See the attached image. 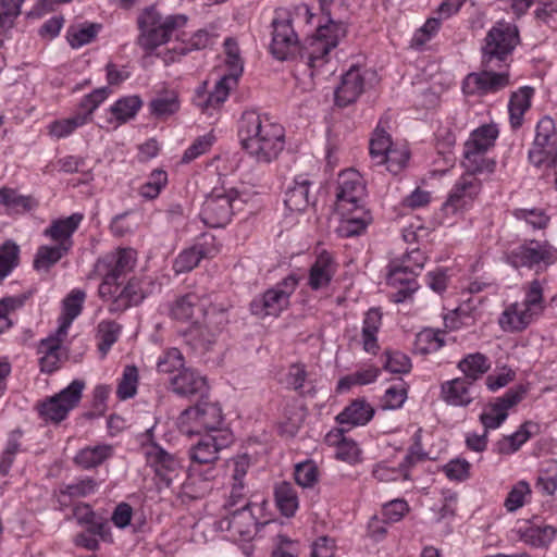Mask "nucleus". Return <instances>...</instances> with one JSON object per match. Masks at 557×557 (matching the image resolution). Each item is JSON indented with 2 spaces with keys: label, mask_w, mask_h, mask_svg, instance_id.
Instances as JSON below:
<instances>
[{
  "label": "nucleus",
  "mask_w": 557,
  "mask_h": 557,
  "mask_svg": "<svg viewBox=\"0 0 557 557\" xmlns=\"http://www.w3.org/2000/svg\"><path fill=\"white\" fill-rule=\"evenodd\" d=\"M135 263L136 251L131 248H120L96 262L95 269L102 275L98 294L102 300L110 302L108 310L111 313L123 312L145 298L139 278L132 277L124 286L117 282L134 269Z\"/></svg>",
  "instance_id": "nucleus-1"
},
{
  "label": "nucleus",
  "mask_w": 557,
  "mask_h": 557,
  "mask_svg": "<svg viewBox=\"0 0 557 557\" xmlns=\"http://www.w3.org/2000/svg\"><path fill=\"white\" fill-rule=\"evenodd\" d=\"M238 136L243 148L258 163H271L285 147L284 127L253 110L242 114Z\"/></svg>",
  "instance_id": "nucleus-2"
},
{
  "label": "nucleus",
  "mask_w": 557,
  "mask_h": 557,
  "mask_svg": "<svg viewBox=\"0 0 557 557\" xmlns=\"http://www.w3.org/2000/svg\"><path fill=\"white\" fill-rule=\"evenodd\" d=\"M346 35L345 23L334 18L320 22L314 35L305 40L298 54L299 59L311 70V75L330 62L332 51Z\"/></svg>",
  "instance_id": "nucleus-3"
},
{
  "label": "nucleus",
  "mask_w": 557,
  "mask_h": 557,
  "mask_svg": "<svg viewBox=\"0 0 557 557\" xmlns=\"http://www.w3.org/2000/svg\"><path fill=\"white\" fill-rule=\"evenodd\" d=\"M187 22L181 14L163 16L154 5L145 8L137 17L136 44L148 54L166 44L173 33Z\"/></svg>",
  "instance_id": "nucleus-4"
},
{
  "label": "nucleus",
  "mask_w": 557,
  "mask_h": 557,
  "mask_svg": "<svg viewBox=\"0 0 557 557\" xmlns=\"http://www.w3.org/2000/svg\"><path fill=\"white\" fill-rule=\"evenodd\" d=\"M519 35L516 26L509 23H497L484 39L482 47V66L508 70L510 55L518 45Z\"/></svg>",
  "instance_id": "nucleus-5"
},
{
  "label": "nucleus",
  "mask_w": 557,
  "mask_h": 557,
  "mask_svg": "<svg viewBox=\"0 0 557 557\" xmlns=\"http://www.w3.org/2000/svg\"><path fill=\"white\" fill-rule=\"evenodd\" d=\"M228 322L224 309L212 307L200 319L194 320L184 333L186 343L194 349L209 350Z\"/></svg>",
  "instance_id": "nucleus-6"
},
{
  "label": "nucleus",
  "mask_w": 557,
  "mask_h": 557,
  "mask_svg": "<svg viewBox=\"0 0 557 557\" xmlns=\"http://www.w3.org/2000/svg\"><path fill=\"white\" fill-rule=\"evenodd\" d=\"M240 205L242 200L235 188H214L202 205L201 220L209 227H223Z\"/></svg>",
  "instance_id": "nucleus-7"
},
{
  "label": "nucleus",
  "mask_w": 557,
  "mask_h": 557,
  "mask_svg": "<svg viewBox=\"0 0 557 557\" xmlns=\"http://www.w3.org/2000/svg\"><path fill=\"white\" fill-rule=\"evenodd\" d=\"M222 421V410L216 404L201 401L181 413L178 428L183 434L189 436L202 432L216 433L223 430L220 428Z\"/></svg>",
  "instance_id": "nucleus-8"
},
{
  "label": "nucleus",
  "mask_w": 557,
  "mask_h": 557,
  "mask_svg": "<svg viewBox=\"0 0 557 557\" xmlns=\"http://www.w3.org/2000/svg\"><path fill=\"white\" fill-rule=\"evenodd\" d=\"M298 280L288 275L274 287L265 290L250 304V311L259 318L278 317L289 306V298L296 290Z\"/></svg>",
  "instance_id": "nucleus-9"
},
{
  "label": "nucleus",
  "mask_w": 557,
  "mask_h": 557,
  "mask_svg": "<svg viewBox=\"0 0 557 557\" xmlns=\"http://www.w3.org/2000/svg\"><path fill=\"white\" fill-rule=\"evenodd\" d=\"M85 382L74 380L60 393L46 398L38 404V413L45 421L59 423L66 418L69 412L81 401Z\"/></svg>",
  "instance_id": "nucleus-10"
},
{
  "label": "nucleus",
  "mask_w": 557,
  "mask_h": 557,
  "mask_svg": "<svg viewBox=\"0 0 557 557\" xmlns=\"http://www.w3.org/2000/svg\"><path fill=\"white\" fill-rule=\"evenodd\" d=\"M529 160L535 166L557 165V129L553 119L545 116L539 121Z\"/></svg>",
  "instance_id": "nucleus-11"
},
{
  "label": "nucleus",
  "mask_w": 557,
  "mask_h": 557,
  "mask_svg": "<svg viewBox=\"0 0 557 557\" xmlns=\"http://www.w3.org/2000/svg\"><path fill=\"white\" fill-rule=\"evenodd\" d=\"M256 510L261 511L262 506L256 503H246L242 507L228 510L227 516L216 521V529L228 532L234 539L247 541L253 536L259 524Z\"/></svg>",
  "instance_id": "nucleus-12"
},
{
  "label": "nucleus",
  "mask_w": 557,
  "mask_h": 557,
  "mask_svg": "<svg viewBox=\"0 0 557 557\" xmlns=\"http://www.w3.org/2000/svg\"><path fill=\"white\" fill-rule=\"evenodd\" d=\"M366 184L356 170L348 169L338 175L336 208L339 212H347L356 208H364Z\"/></svg>",
  "instance_id": "nucleus-13"
},
{
  "label": "nucleus",
  "mask_w": 557,
  "mask_h": 557,
  "mask_svg": "<svg viewBox=\"0 0 557 557\" xmlns=\"http://www.w3.org/2000/svg\"><path fill=\"white\" fill-rule=\"evenodd\" d=\"M508 85V70L482 66L481 72L470 73L466 76L462 83V90L469 96H482L496 92Z\"/></svg>",
  "instance_id": "nucleus-14"
},
{
  "label": "nucleus",
  "mask_w": 557,
  "mask_h": 557,
  "mask_svg": "<svg viewBox=\"0 0 557 557\" xmlns=\"http://www.w3.org/2000/svg\"><path fill=\"white\" fill-rule=\"evenodd\" d=\"M272 26V41L270 45L272 54L281 61L297 58L301 46H299L290 20L275 18Z\"/></svg>",
  "instance_id": "nucleus-15"
},
{
  "label": "nucleus",
  "mask_w": 557,
  "mask_h": 557,
  "mask_svg": "<svg viewBox=\"0 0 557 557\" xmlns=\"http://www.w3.org/2000/svg\"><path fill=\"white\" fill-rule=\"evenodd\" d=\"M234 441L230 430L206 433L190 448L189 455L195 463H213L219 459V451L228 447Z\"/></svg>",
  "instance_id": "nucleus-16"
},
{
  "label": "nucleus",
  "mask_w": 557,
  "mask_h": 557,
  "mask_svg": "<svg viewBox=\"0 0 557 557\" xmlns=\"http://www.w3.org/2000/svg\"><path fill=\"white\" fill-rule=\"evenodd\" d=\"M147 462L153 467L157 476L169 487L178 475L181 465L178 459L158 445H149L145 449Z\"/></svg>",
  "instance_id": "nucleus-17"
},
{
  "label": "nucleus",
  "mask_w": 557,
  "mask_h": 557,
  "mask_svg": "<svg viewBox=\"0 0 557 557\" xmlns=\"http://www.w3.org/2000/svg\"><path fill=\"white\" fill-rule=\"evenodd\" d=\"M481 182L472 174H463L453 186L445 208L456 212L469 205L480 193Z\"/></svg>",
  "instance_id": "nucleus-18"
},
{
  "label": "nucleus",
  "mask_w": 557,
  "mask_h": 557,
  "mask_svg": "<svg viewBox=\"0 0 557 557\" xmlns=\"http://www.w3.org/2000/svg\"><path fill=\"white\" fill-rule=\"evenodd\" d=\"M522 399V394L518 391L509 389L503 397H498L493 404L487 406L480 416V421L485 431L497 429L507 418L508 410Z\"/></svg>",
  "instance_id": "nucleus-19"
},
{
  "label": "nucleus",
  "mask_w": 557,
  "mask_h": 557,
  "mask_svg": "<svg viewBox=\"0 0 557 557\" xmlns=\"http://www.w3.org/2000/svg\"><path fill=\"white\" fill-rule=\"evenodd\" d=\"M214 307L207 298L196 294H187L175 299L171 307V317L176 320L188 321L199 319L207 313V310Z\"/></svg>",
  "instance_id": "nucleus-20"
},
{
  "label": "nucleus",
  "mask_w": 557,
  "mask_h": 557,
  "mask_svg": "<svg viewBox=\"0 0 557 557\" xmlns=\"http://www.w3.org/2000/svg\"><path fill=\"white\" fill-rule=\"evenodd\" d=\"M172 391L185 397L200 396L208 391L207 380L197 371L185 368L170 379Z\"/></svg>",
  "instance_id": "nucleus-21"
},
{
  "label": "nucleus",
  "mask_w": 557,
  "mask_h": 557,
  "mask_svg": "<svg viewBox=\"0 0 557 557\" xmlns=\"http://www.w3.org/2000/svg\"><path fill=\"white\" fill-rule=\"evenodd\" d=\"M364 90V77L361 70L351 66L343 76L335 90V101L341 107L355 102Z\"/></svg>",
  "instance_id": "nucleus-22"
},
{
  "label": "nucleus",
  "mask_w": 557,
  "mask_h": 557,
  "mask_svg": "<svg viewBox=\"0 0 557 557\" xmlns=\"http://www.w3.org/2000/svg\"><path fill=\"white\" fill-rule=\"evenodd\" d=\"M218 252V249L213 245V238L211 242H203L196 244L190 248L183 250L174 260L173 269L175 273H186L195 269L199 262L205 258H213Z\"/></svg>",
  "instance_id": "nucleus-23"
},
{
  "label": "nucleus",
  "mask_w": 557,
  "mask_h": 557,
  "mask_svg": "<svg viewBox=\"0 0 557 557\" xmlns=\"http://www.w3.org/2000/svg\"><path fill=\"white\" fill-rule=\"evenodd\" d=\"M345 428L333 429L325 435V442L329 446L335 447V456L337 459L349 465H356L361 461V449L358 444L346 437Z\"/></svg>",
  "instance_id": "nucleus-24"
},
{
  "label": "nucleus",
  "mask_w": 557,
  "mask_h": 557,
  "mask_svg": "<svg viewBox=\"0 0 557 557\" xmlns=\"http://www.w3.org/2000/svg\"><path fill=\"white\" fill-rule=\"evenodd\" d=\"M305 408L299 400L286 398L282 403L277 428L282 435L293 437L305 420Z\"/></svg>",
  "instance_id": "nucleus-25"
},
{
  "label": "nucleus",
  "mask_w": 557,
  "mask_h": 557,
  "mask_svg": "<svg viewBox=\"0 0 557 557\" xmlns=\"http://www.w3.org/2000/svg\"><path fill=\"white\" fill-rule=\"evenodd\" d=\"M421 457L413 450L406 455L405 459L398 466H392L389 461H380L373 466L372 475L379 482H394L400 479H408V469L414 461Z\"/></svg>",
  "instance_id": "nucleus-26"
},
{
  "label": "nucleus",
  "mask_w": 557,
  "mask_h": 557,
  "mask_svg": "<svg viewBox=\"0 0 557 557\" xmlns=\"http://www.w3.org/2000/svg\"><path fill=\"white\" fill-rule=\"evenodd\" d=\"M336 272V263L326 251L318 255L309 271L308 285L311 289L318 290L329 286Z\"/></svg>",
  "instance_id": "nucleus-27"
},
{
  "label": "nucleus",
  "mask_w": 557,
  "mask_h": 557,
  "mask_svg": "<svg viewBox=\"0 0 557 557\" xmlns=\"http://www.w3.org/2000/svg\"><path fill=\"white\" fill-rule=\"evenodd\" d=\"M537 318L521 302L509 305L499 318V325L504 331L519 332L527 329Z\"/></svg>",
  "instance_id": "nucleus-28"
},
{
  "label": "nucleus",
  "mask_w": 557,
  "mask_h": 557,
  "mask_svg": "<svg viewBox=\"0 0 557 557\" xmlns=\"http://www.w3.org/2000/svg\"><path fill=\"white\" fill-rule=\"evenodd\" d=\"M548 258L547 249L536 242L513 249L507 257L508 262L515 268H532L540 262H546Z\"/></svg>",
  "instance_id": "nucleus-29"
},
{
  "label": "nucleus",
  "mask_w": 557,
  "mask_h": 557,
  "mask_svg": "<svg viewBox=\"0 0 557 557\" xmlns=\"http://www.w3.org/2000/svg\"><path fill=\"white\" fill-rule=\"evenodd\" d=\"M83 219V213L75 212L67 218L54 220L51 222L50 226L44 231V235L58 244L66 243L70 250L73 245L72 235L78 228Z\"/></svg>",
  "instance_id": "nucleus-30"
},
{
  "label": "nucleus",
  "mask_w": 557,
  "mask_h": 557,
  "mask_svg": "<svg viewBox=\"0 0 557 557\" xmlns=\"http://www.w3.org/2000/svg\"><path fill=\"white\" fill-rule=\"evenodd\" d=\"M416 276L417 272L409 264L392 265L387 277L388 284L392 286H405L396 293L395 301H404L418 288Z\"/></svg>",
  "instance_id": "nucleus-31"
},
{
  "label": "nucleus",
  "mask_w": 557,
  "mask_h": 557,
  "mask_svg": "<svg viewBox=\"0 0 557 557\" xmlns=\"http://www.w3.org/2000/svg\"><path fill=\"white\" fill-rule=\"evenodd\" d=\"M472 382L457 377L442 384V398L451 406H468L472 400Z\"/></svg>",
  "instance_id": "nucleus-32"
},
{
  "label": "nucleus",
  "mask_w": 557,
  "mask_h": 557,
  "mask_svg": "<svg viewBox=\"0 0 557 557\" xmlns=\"http://www.w3.org/2000/svg\"><path fill=\"white\" fill-rule=\"evenodd\" d=\"M66 335H59L58 332L42 339L38 346V352L41 371L51 373L55 371L60 363V348Z\"/></svg>",
  "instance_id": "nucleus-33"
},
{
  "label": "nucleus",
  "mask_w": 557,
  "mask_h": 557,
  "mask_svg": "<svg viewBox=\"0 0 557 557\" xmlns=\"http://www.w3.org/2000/svg\"><path fill=\"white\" fill-rule=\"evenodd\" d=\"M374 409L364 399H356L351 401L337 417L336 421L341 425L350 428L364 425L373 417Z\"/></svg>",
  "instance_id": "nucleus-34"
},
{
  "label": "nucleus",
  "mask_w": 557,
  "mask_h": 557,
  "mask_svg": "<svg viewBox=\"0 0 557 557\" xmlns=\"http://www.w3.org/2000/svg\"><path fill=\"white\" fill-rule=\"evenodd\" d=\"M342 214L338 234L343 237H351L361 234L371 221V215L364 208H356Z\"/></svg>",
  "instance_id": "nucleus-35"
},
{
  "label": "nucleus",
  "mask_w": 557,
  "mask_h": 557,
  "mask_svg": "<svg viewBox=\"0 0 557 557\" xmlns=\"http://www.w3.org/2000/svg\"><path fill=\"white\" fill-rule=\"evenodd\" d=\"M310 185L309 180L302 175L295 178L294 185L285 193L284 203L288 210L293 212L306 210L310 203Z\"/></svg>",
  "instance_id": "nucleus-36"
},
{
  "label": "nucleus",
  "mask_w": 557,
  "mask_h": 557,
  "mask_svg": "<svg viewBox=\"0 0 557 557\" xmlns=\"http://www.w3.org/2000/svg\"><path fill=\"white\" fill-rule=\"evenodd\" d=\"M534 89L529 86L521 87L511 94L508 111L510 124L513 128H519L522 125L523 115L531 107Z\"/></svg>",
  "instance_id": "nucleus-37"
},
{
  "label": "nucleus",
  "mask_w": 557,
  "mask_h": 557,
  "mask_svg": "<svg viewBox=\"0 0 557 557\" xmlns=\"http://www.w3.org/2000/svg\"><path fill=\"white\" fill-rule=\"evenodd\" d=\"M85 293L79 289L72 290L63 300V311L60 317V325L57 330L59 335H67V330L73 320L77 318L83 309Z\"/></svg>",
  "instance_id": "nucleus-38"
},
{
  "label": "nucleus",
  "mask_w": 557,
  "mask_h": 557,
  "mask_svg": "<svg viewBox=\"0 0 557 557\" xmlns=\"http://www.w3.org/2000/svg\"><path fill=\"white\" fill-rule=\"evenodd\" d=\"M237 82L238 81L235 78L223 75L206 99H202L203 96L197 97V106L200 107L203 112L219 108L227 99L230 90L237 85Z\"/></svg>",
  "instance_id": "nucleus-39"
},
{
  "label": "nucleus",
  "mask_w": 557,
  "mask_h": 557,
  "mask_svg": "<svg viewBox=\"0 0 557 557\" xmlns=\"http://www.w3.org/2000/svg\"><path fill=\"white\" fill-rule=\"evenodd\" d=\"M381 313L376 309H370L363 319L362 323V346L367 352L376 354L379 350L377 332L381 326Z\"/></svg>",
  "instance_id": "nucleus-40"
},
{
  "label": "nucleus",
  "mask_w": 557,
  "mask_h": 557,
  "mask_svg": "<svg viewBox=\"0 0 557 557\" xmlns=\"http://www.w3.org/2000/svg\"><path fill=\"white\" fill-rule=\"evenodd\" d=\"M547 281L545 278H535L523 285L524 298L521 304L524 305L534 314L540 317L545 310L544 288Z\"/></svg>",
  "instance_id": "nucleus-41"
},
{
  "label": "nucleus",
  "mask_w": 557,
  "mask_h": 557,
  "mask_svg": "<svg viewBox=\"0 0 557 557\" xmlns=\"http://www.w3.org/2000/svg\"><path fill=\"white\" fill-rule=\"evenodd\" d=\"M113 455V447L111 445H97L94 447H85L81 449L74 457V462L83 469H91Z\"/></svg>",
  "instance_id": "nucleus-42"
},
{
  "label": "nucleus",
  "mask_w": 557,
  "mask_h": 557,
  "mask_svg": "<svg viewBox=\"0 0 557 557\" xmlns=\"http://www.w3.org/2000/svg\"><path fill=\"white\" fill-rule=\"evenodd\" d=\"M69 251V245L66 243L53 246H40L35 255L34 268L37 271L48 272L50 268L59 262Z\"/></svg>",
  "instance_id": "nucleus-43"
},
{
  "label": "nucleus",
  "mask_w": 557,
  "mask_h": 557,
  "mask_svg": "<svg viewBox=\"0 0 557 557\" xmlns=\"http://www.w3.org/2000/svg\"><path fill=\"white\" fill-rule=\"evenodd\" d=\"M0 205L11 213H24L37 207L34 198L21 195L15 189L9 187L0 189Z\"/></svg>",
  "instance_id": "nucleus-44"
},
{
  "label": "nucleus",
  "mask_w": 557,
  "mask_h": 557,
  "mask_svg": "<svg viewBox=\"0 0 557 557\" xmlns=\"http://www.w3.org/2000/svg\"><path fill=\"white\" fill-rule=\"evenodd\" d=\"M276 505L285 517H293L298 509V495L289 482H281L276 484L274 490Z\"/></svg>",
  "instance_id": "nucleus-45"
},
{
  "label": "nucleus",
  "mask_w": 557,
  "mask_h": 557,
  "mask_svg": "<svg viewBox=\"0 0 557 557\" xmlns=\"http://www.w3.org/2000/svg\"><path fill=\"white\" fill-rule=\"evenodd\" d=\"M486 151L479 149L463 148V166L467 170L466 174L476 173H493L496 168V162L493 159L485 157Z\"/></svg>",
  "instance_id": "nucleus-46"
},
{
  "label": "nucleus",
  "mask_w": 557,
  "mask_h": 557,
  "mask_svg": "<svg viewBox=\"0 0 557 557\" xmlns=\"http://www.w3.org/2000/svg\"><path fill=\"white\" fill-rule=\"evenodd\" d=\"M122 326L112 320H102L97 325L96 338L101 358H104L111 347L117 342Z\"/></svg>",
  "instance_id": "nucleus-47"
},
{
  "label": "nucleus",
  "mask_w": 557,
  "mask_h": 557,
  "mask_svg": "<svg viewBox=\"0 0 557 557\" xmlns=\"http://www.w3.org/2000/svg\"><path fill=\"white\" fill-rule=\"evenodd\" d=\"M488 359L481 352L470 354L459 361L458 368L470 382H474L490 370Z\"/></svg>",
  "instance_id": "nucleus-48"
},
{
  "label": "nucleus",
  "mask_w": 557,
  "mask_h": 557,
  "mask_svg": "<svg viewBox=\"0 0 557 557\" xmlns=\"http://www.w3.org/2000/svg\"><path fill=\"white\" fill-rule=\"evenodd\" d=\"M141 104L143 102L138 96L123 97L110 107V113L120 125L134 119L141 108Z\"/></svg>",
  "instance_id": "nucleus-49"
},
{
  "label": "nucleus",
  "mask_w": 557,
  "mask_h": 557,
  "mask_svg": "<svg viewBox=\"0 0 557 557\" xmlns=\"http://www.w3.org/2000/svg\"><path fill=\"white\" fill-rule=\"evenodd\" d=\"M497 136V126L495 124H485L471 133L470 138L465 143V147L487 151L494 146Z\"/></svg>",
  "instance_id": "nucleus-50"
},
{
  "label": "nucleus",
  "mask_w": 557,
  "mask_h": 557,
  "mask_svg": "<svg viewBox=\"0 0 557 557\" xmlns=\"http://www.w3.org/2000/svg\"><path fill=\"white\" fill-rule=\"evenodd\" d=\"M99 29L100 25L95 23L72 25L67 29L66 38L72 48H81L91 42L96 38Z\"/></svg>",
  "instance_id": "nucleus-51"
},
{
  "label": "nucleus",
  "mask_w": 557,
  "mask_h": 557,
  "mask_svg": "<svg viewBox=\"0 0 557 557\" xmlns=\"http://www.w3.org/2000/svg\"><path fill=\"white\" fill-rule=\"evenodd\" d=\"M224 53L225 65L227 66L228 70V73H226L225 75L238 81L244 71V61L240 55L238 42L234 38L230 37L225 39Z\"/></svg>",
  "instance_id": "nucleus-52"
},
{
  "label": "nucleus",
  "mask_w": 557,
  "mask_h": 557,
  "mask_svg": "<svg viewBox=\"0 0 557 557\" xmlns=\"http://www.w3.org/2000/svg\"><path fill=\"white\" fill-rule=\"evenodd\" d=\"M443 346L444 339L440 330L424 329L416 336L414 350L420 355L435 352Z\"/></svg>",
  "instance_id": "nucleus-53"
},
{
  "label": "nucleus",
  "mask_w": 557,
  "mask_h": 557,
  "mask_svg": "<svg viewBox=\"0 0 557 557\" xmlns=\"http://www.w3.org/2000/svg\"><path fill=\"white\" fill-rule=\"evenodd\" d=\"M556 535V529L552 525H530L521 533V539L527 544L541 547L548 545Z\"/></svg>",
  "instance_id": "nucleus-54"
},
{
  "label": "nucleus",
  "mask_w": 557,
  "mask_h": 557,
  "mask_svg": "<svg viewBox=\"0 0 557 557\" xmlns=\"http://www.w3.org/2000/svg\"><path fill=\"white\" fill-rule=\"evenodd\" d=\"M20 261L18 245L9 239L0 246V281L8 276L17 267Z\"/></svg>",
  "instance_id": "nucleus-55"
},
{
  "label": "nucleus",
  "mask_w": 557,
  "mask_h": 557,
  "mask_svg": "<svg viewBox=\"0 0 557 557\" xmlns=\"http://www.w3.org/2000/svg\"><path fill=\"white\" fill-rule=\"evenodd\" d=\"M380 374V369L370 366L366 369L356 371L352 374L346 375L338 381L337 389L339 392L348 391L354 385H367L374 382Z\"/></svg>",
  "instance_id": "nucleus-56"
},
{
  "label": "nucleus",
  "mask_w": 557,
  "mask_h": 557,
  "mask_svg": "<svg viewBox=\"0 0 557 557\" xmlns=\"http://www.w3.org/2000/svg\"><path fill=\"white\" fill-rule=\"evenodd\" d=\"M393 147L391 136L380 126L373 133L370 140V154L376 164H383V158Z\"/></svg>",
  "instance_id": "nucleus-57"
},
{
  "label": "nucleus",
  "mask_w": 557,
  "mask_h": 557,
  "mask_svg": "<svg viewBox=\"0 0 557 557\" xmlns=\"http://www.w3.org/2000/svg\"><path fill=\"white\" fill-rule=\"evenodd\" d=\"M138 369L135 366H126L116 388V395L120 399L132 398L137 393Z\"/></svg>",
  "instance_id": "nucleus-58"
},
{
  "label": "nucleus",
  "mask_w": 557,
  "mask_h": 557,
  "mask_svg": "<svg viewBox=\"0 0 557 557\" xmlns=\"http://www.w3.org/2000/svg\"><path fill=\"white\" fill-rule=\"evenodd\" d=\"M530 437L527 424L521 425L513 434L503 437L496 444V450L502 455L516 453Z\"/></svg>",
  "instance_id": "nucleus-59"
},
{
  "label": "nucleus",
  "mask_w": 557,
  "mask_h": 557,
  "mask_svg": "<svg viewBox=\"0 0 557 557\" xmlns=\"http://www.w3.org/2000/svg\"><path fill=\"white\" fill-rule=\"evenodd\" d=\"M149 107L153 115L158 117H166L178 111L180 101L177 96L174 92H171L151 100Z\"/></svg>",
  "instance_id": "nucleus-60"
},
{
  "label": "nucleus",
  "mask_w": 557,
  "mask_h": 557,
  "mask_svg": "<svg viewBox=\"0 0 557 557\" xmlns=\"http://www.w3.org/2000/svg\"><path fill=\"white\" fill-rule=\"evenodd\" d=\"M157 369L160 373L176 374L184 368V357L177 348L166 350L158 360Z\"/></svg>",
  "instance_id": "nucleus-61"
},
{
  "label": "nucleus",
  "mask_w": 557,
  "mask_h": 557,
  "mask_svg": "<svg viewBox=\"0 0 557 557\" xmlns=\"http://www.w3.org/2000/svg\"><path fill=\"white\" fill-rule=\"evenodd\" d=\"M86 124V119L83 115H73L69 119L58 120L49 125V134L57 138H62L71 135L77 127Z\"/></svg>",
  "instance_id": "nucleus-62"
},
{
  "label": "nucleus",
  "mask_w": 557,
  "mask_h": 557,
  "mask_svg": "<svg viewBox=\"0 0 557 557\" xmlns=\"http://www.w3.org/2000/svg\"><path fill=\"white\" fill-rule=\"evenodd\" d=\"M531 494L530 485L525 481H519L508 493L504 506L507 511L513 512L525 503V497Z\"/></svg>",
  "instance_id": "nucleus-63"
},
{
  "label": "nucleus",
  "mask_w": 557,
  "mask_h": 557,
  "mask_svg": "<svg viewBox=\"0 0 557 557\" xmlns=\"http://www.w3.org/2000/svg\"><path fill=\"white\" fill-rule=\"evenodd\" d=\"M383 368L392 373L405 374L411 369L410 358L400 351H385Z\"/></svg>",
  "instance_id": "nucleus-64"
}]
</instances>
